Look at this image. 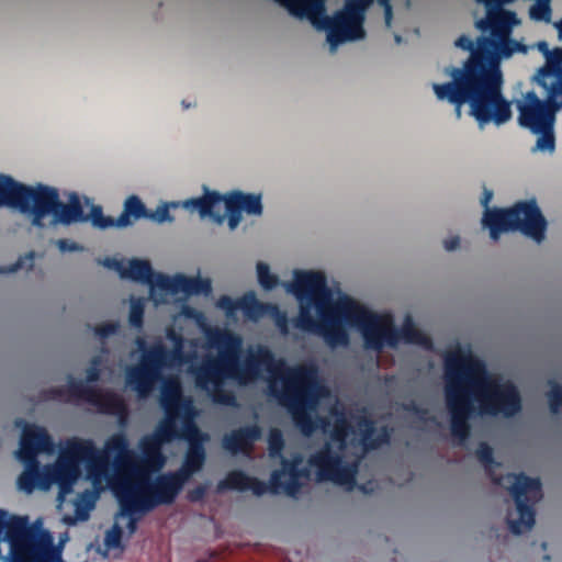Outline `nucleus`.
<instances>
[{
    "label": "nucleus",
    "mask_w": 562,
    "mask_h": 562,
    "mask_svg": "<svg viewBox=\"0 0 562 562\" xmlns=\"http://www.w3.org/2000/svg\"><path fill=\"white\" fill-rule=\"evenodd\" d=\"M445 398L450 416L451 435L462 445L469 439L471 416L475 412L471 397L479 403L477 414L513 417L522 408L517 386L488 372L479 357L458 348L445 357Z\"/></svg>",
    "instance_id": "f257e3e1"
},
{
    "label": "nucleus",
    "mask_w": 562,
    "mask_h": 562,
    "mask_svg": "<svg viewBox=\"0 0 562 562\" xmlns=\"http://www.w3.org/2000/svg\"><path fill=\"white\" fill-rule=\"evenodd\" d=\"M454 45L470 52L469 58L462 67L448 66L445 75L450 81L432 83V90L440 101H447L454 105L456 114L461 116V108L470 105V114L479 125L493 122L502 125L510 120V103L503 95V74L499 61L492 52V42L486 37H480L476 46L473 41L461 35Z\"/></svg>",
    "instance_id": "f03ea898"
},
{
    "label": "nucleus",
    "mask_w": 562,
    "mask_h": 562,
    "mask_svg": "<svg viewBox=\"0 0 562 562\" xmlns=\"http://www.w3.org/2000/svg\"><path fill=\"white\" fill-rule=\"evenodd\" d=\"M210 342L218 349L217 356H205L198 366L191 367L196 387L205 391L215 404L236 406L233 392L224 389L226 381L246 384L257 380L262 371L273 373L277 360L267 347H259L240 362L243 339L228 330H216Z\"/></svg>",
    "instance_id": "7ed1b4c3"
},
{
    "label": "nucleus",
    "mask_w": 562,
    "mask_h": 562,
    "mask_svg": "<svg viewBox=\"0 0 562 562\" xmlns=\"http://www.w3.org/2000/svg\"><path fill=\"white\" fill-rule=\"evenodd\" d=\"M283 386L278 390L270 385L271 394L286 407L294 425L304 436H311L317 428L311 412L315 411L321 397L327 390L318 380V369L315 364H302L289 371L282 379Z\"/></svg>",
    "instance_id": "20e7f679"
},
{
    "label": "nucleus",
    "mask_w": 562,
    "mask_h": 562,
    "mask_svg": "<svg viewBox=\"0 0 562 562\" xmlns=\"http://www.w3.org/2000/svg\"><path fill=\"white\" fill-rule=\"evenodd\" d=\"M338 311L348 324L360 329L364 347L369 350L381 352L384 346L394 348L401 340L405 344L431 346L428 336L418 329L409 317L403 327L397 329L391 321H383L379 315L350 297L340 302Z\"/></svg>",
    "instance_id": "39448f33"
},
{
    "label": "nucleus",
    "mask_w": 562,
    "mask_h": 562,
    "mask_svg": "<svg viewBox=\"0 0 562 562\" xmlns=\"http://www.w3.org/2000/svg\"><path fill=\"white\" fill-rule=\"evenodd\" d=\"M186 483L176 471L155 479L142 473L119 481L112 488L124 513H149L160 505L172 504Z\"/></svg>",
    "instance_id": "423d86ee"
},
{
    "label": "nucleus",
    "mask_w": 562,
    "mask_h": 562,
    "mask_svg": "<svg viewBox=\"0 0 562 562\" xmlns=\"http://www.w3.org/2000/svg\"><path fill=\"white\" fill-rule=\"evenodd\" d=\"M81 464L85 465L88 479L98 483L108 472L109 459L89 439L68 440L54 465L55 482L59 488L58 497L60 499L72 492L75 483L82 473Z\"/></svg>",
    "instance_id": "0eeeda50"
},
{
    "label": "nucleus",
    "mask_w": 562,
    "mask_h": 562,
    "mask_svg": "<svg viewBox=\"0 0 562 562\" xmlns=\"http://www.w3.org/2000/svg\"><path fill=\"white\" fill-rule=\"evenodd\" d=\"M167 337L173 342L172 349L156 344L144 353L139 366L126 370V384L136 391L139 397H146L151 392L155 383L161 379L164 368L181 366L189 361L183 337L173 329L167 333Z\"/></svg>",
    "instance_id": "6e6552de"
},
{
    "label": "nucleus",
    "mask_w": 562,
    "mask_h": 562,
    "mask_svg": "<svg viewBox=\"0 0 562 562\" xmlns=\"http://www.w3.org/2000/svg\"><path fill=\"white\" fill-rule=\"evenodd\" d=\"M4 538L9 542L10 562H64L54 537L46 530L15 519L8 526Z\"/></svg>",
    "instance_id": "1a4fd4ad"
},
{
    "label": "nucleus",
    "mask_w": 562,
    "mask_h": 562,
    "mask_svg": "<svg viewBox=\"0 0 562 562\" xmlns=\"http://www.w3.org/2000/svg\"><path fill=\"white\" fill-rule=\"evenodd\" d=\"M482 224L496 240L502 233L519 231L537 243L544 239L547 221L535 200L524 201L509 209H486Z\"/></svg>",
    "instance_id": "9d476101"
},
{
    "label": "nucleus",
    "mask_w": 562,
    "mask_h": 562,
    "mask_svg": "<svg viewBox=\"0 0 562 562\" xmlns=\"http://www.w3.org/2000/svg\"><path fill=\"white\" fill-rule=\"evenodd\" d=\"M52 215V225H70L74 223H85L86 213L77 193H71L68 203L59 199V192L56 188L37 184V191L30 211L31 224L36 228H45L44 218Z\"/></svg>",
    "instance_id": "9b49d317"
},
{
    "label": "nucleus",
    "mask_w": 562,
    "mask_h": 562,
    "mask_svg": "<svg viewBox=\"0 0 562 562\" xmlns=\"http://www.w3.org/2000/svg\"><path fill=\"white\" fill-rule=\"evenodd\" d=\"M509 483V492L516 503L518 519H512L508 514L506 521L508 529L514 535H521L530 530L535 525V505L542 497L541 481L538 477H529L525 473H508L505 476L493 477L495 484Z\"/></svg>",
    "instance_id": "f8f14e48"
},
{
    "label": "nucleus",
    "mask_w": 562,
    "mask_h": 562,
    "mask_svg": "<svg viewBox=\"0 0 562 562\" xmlns=\"http://www.w3.org/2000/svg\"><path fill=\"white\" fill-rule=\"evenodd\" d=\"M562 93L559 85L552 86L546 101L539 99L535 91H528L522 102H518V122L522 127L529 128L532 133L553 128L555 112L562 106L555 94Z\"/></svg>",
    "instance_id": "ddd939ff"
},
{
    "label": "nucleus",
    "mask_w": 562,
    "mask_h": 562,
    "mask_svg": "<svg viewBox=\"0 0 562 562\" xmlns=\"http://www.w3.org/2000/svg\"><path fill=\"white\" fill-rule=\"evenodd\" d=\"M288 286L300 302L314 303L319 315H324V310L333 306L331 292L325 274L321 271H295L294 281Z\"/></svg>",
    "instance_id": "4468645a"
},
{
    "label": "nucleus",
    "mask_w": 562,
    "mask_h": 562,
    "mask_svg": "<svg viewBox=\"0 0 562 562\" xmlns=\"http://www.w3.org/2000/svg\"><path fill=\"white\" fill-rule=\"evenodd\" d=\"M308 465L316 470L319 482L347 484L355 481L353 471L344 463L340 452L335 450L330 442H325L321 449L310 456Z\"/></svg>",
    "instance_id": "2eb2a0df"
},
{
    "label": "nucleus",
    "mask_w": 562,
    "mask_h": 562,
    "mask_svg": "<svg viewBox=\"0 0 562 562\" xmlns=\"http://www.w3.org/2000/svg\"><path fill=\"white\" fill-rule=\"evenodd\" d=\"M178 439H184L188 442V449L181 468L176 472L188 482L205 463L206 451L204 442L207 440V435L200 430L195 422L189 420L179 428Z\"/></svg>",
    "instance_id": "dca6fc26"
},
{
    "label": "nucleus",
    "mask_w": 562,
    "mask_h": 562,
    "mask_svg": "<svg viewBox=\"0 0 562 562\" xmlns=\"http://www.w3.org/2000/svg\"><path fill=\"white\" fill-rule=\"evenodd\" d=\"M159 404L165 413V417L159 422L160 424L178 427V419L181 420V426L189 420L195 422L196 413L192 402L182 396L180 385L177 382H170L162 386Z\"/></svg>",
    "instance_id": "f3484780"
},
{
    "label": "nucleus",
    "mask_w": 562,
    "mask_h": 562,
    "mask_svg": "<svg viewBox=\"0 0 562 562\" xmlns=\"http://www.w3.org/2000/svg\"><path fill=\"white\" fill-rule=\"evenodd\" d=\"M178 437L179 427H169L158 423L153 434L146 435L139 440V449L146 461L155 470H159L166 461L161 451L162 446L178 439Z\"/></svg>",
    "instance_id": "a211bd4d"
},
{
    "label": "nucleus",
    "mask_w": 562,
    "mask_h": 562,
    "mask_svg": "<svg viewBox=\"0 0 562 562\" xmlns=\"http://www.w3.org/2000/svg\"><path fill=\"white\" fill-rule=\"evenodd\" d=\"M36 191L37 186H25L0 175V206H10L29 216Z\"/></svg>",
    "instance_id": "6ab92c4d"
},
{
    "label": "nucleus",
    "mask_w": 562,
    "mask_h": 562,
    "mask_svg": "<svg viewBox=\"0 0 562 562\" xmlns=\"http://www.w3.org/2000/svg\"><path fill=\"white\" fill-rule=\"evenodd\" d=\"M302 458L294 457L292 460L282 459V470H276L271 473V493H280L282 488L289 496H294L301 484L300 479L308 476V470L301 468Z\"/></svg>",
    "instance_id": "aec40b11"
},
{
    "label": "nucleus",
    "mask_w": 562,
    "mask_h": 562,
    "mask_svg": "<svg viewBox=\"0 0 562 562\" xmlns=\"http://www.w3.org/2000/svg\"><path fill=\"white\" fill-rule=\"evenodd\" d=\"M225 211L229 228L235 229L241 221L243 211L249 215H261V195L241 191L228 193L225 199Z\"/></svg>",
    "instance_id": "412c9836"
},
{
    "label": "nucleus",
    "mask_w": 562,
    "mask_h": 562,
    "mask_svg": "<svg viewBox=\"0 0 562 562\" xmlns=\"http://www.w3.org/2000/svg\"><path fill=\"white\" fill-rule=\"evenodd\" d=\"M156 285L160 290L170 292L181 291L187 295H209L212 292L211 281L200 277L177 276L169 278L165 274L157 273Z\"/></svg>",
    "instance_id": "4be33fe9"
},
{
    "label": "nucleus",
    "mask_w": 562,
    "mask_h": 562,
    "mask_svg": "<svg viewBox=\"0 0 562 562\" xmlns=\"http://www.w3.org/2000/svg\"><path fill=\"white\" fill-rule=\"evenodd\" d=\"M53 449V440L44 427L26 425L21 435L18 457L37 458L40 452H49Z\"/></svg>",
    "instance_id": "5701e85b"
},
{
    "label": "nucleus",
    "mask_w": 562,
    "mask_h": 562,
    "mask_svg": "<svg viewBox=\"0 0 562 562\" xmlns=\"http://www.w3.org/2000/svg\"><path fill=\"white\" fill-rule=\"evenodd\" d=\"M262 436V429L259 425H246L224 435L222 439L223 448L232 454L250 453L254 445Z\"/></svg>",
    "instance_id": "b1692460"
},
{
    "label": "nucleus",
    "mask_w": 562,
    "mask_h": 562,
    "mask_svg": "<svg viewBox=\"0 0 562 562\" xmlns=\"http://www.w3.org/2000/svg\"><path fill=\"white\" fill-rule=\"evenodd\" d=\"M348 296L342 297L339 302L347 299ZM338 303L335 307V312L337 315L342 317L345 321L346 318L341 315V313L338 311ZM321 316V328L318 330V335H322L325 342L330 348L336 347H346L349 345V334L348 331L342 327L340 321L334 315L333 306H330L329 310H324V315Z\"/></svg>",
    "instance_id": "393cba45"
},
{
    "label": "nucleus",
    "mask_w": 562,
    "mask_h": 562,
    "mask_svg": "<svg viewBox=\"0 0 562 562\" xmlns=\"http://www.w3.org/2000/svg\"><path fill=\"white\" fill-rule=\"evenodd\" d=\"M226 195L218 192H206L202 198L191 199L184 202L186 209L198 210L202 217H211L214 222L221 224L227 216L225 211Z\"/></svg>",
    "instance_id": "a878e982"
},
{
    "label": "nucleus",
    "mask_w": 562,
    "mask_h": 562,
    "mask_svg": "<svg viewBox=\"0 0 562 562\" xmlns=\"http://www.w3.org/2000/svg\"><path fill=\"white\" fill-rule=\"evenodd\" d=\"M495 12L488 10V16L486 20H480L477 27L486 31L490 30L491 35L499 40H504L509 36L512 27L517 23L516 13L508 10L496 8Z\"/></svg>",
    "instance_id": "bb28decb"
},
{
    "label": "nucleus",
    "mask_w": 562,
    "mask_h": 562,
    "mask_svg": "<svg viewBox=\"0 0 562 562\" xmlns=\"http://www.w3.org/2000/svg\"><path fill=\"white\" fill-rule=\"evenodd\" d=\"M106 265L115 266L122 278L131 279L140 283L156 285L157 274L154 272L150 263L147 260L136 258L131 259L127 268H124L122 263L116 260H108Z\"/></svg>",
    "instance_id": "cd10ccee"
},
{
    "label": "nucleus",
    "mask_w": 562,
    "mask_h": 562,
    "mask_svg": "<svg viewBox=\"0 0 562 562\" xmlns=\"http://www.w3.org/2000/svg\"><path fill=\"white\" fill-rule=\"evenodd\" d=\"M95 395V389L85 384L82 381L69 380L67 387H50L46 391V397L49 400H59L70 402L71 400H83L90 404V400Z\"/></svg>",
    "instance_id": "c85d7f7f"
},
{
    "label": "nucleus",
    "mask_w": 562,
    "mask_h": 562,
    "mask_svg": "<svg viewBox=\"0 0 562 562\" xmlns=\"http://www.w3.org/2000/svg\"><path fill=\"white\" fill-rule=\"evenodd\" d=\"M90 404L95 406L102 414L116 415L121 420L127 417L125 401L113 391L102 392L95 389V395L90 400Z\"/></svg>",
    "instance_id": "c756f323"
},
{
    "label": "nucleus",
    "mask_w": 562,
    "mask_h": 562,
    "mask_svg": "<svg viewBox=\"0 0 562 562\" xmlns=\"http://www.w3.org/2000/svg\"><path fill=\"white\" fill-rule=\"evenodd\" d=\"M357 426L360 434V440L366 450H373L390 441V431L386 427H382L378 432L374 422L367 417L357 418Z\"/></svg>",
    "instance_id": "7c9ffc66"
},
{
    "label": "nucleus",
    "mask_w": 562,
    "mask_h": 562,
    "mask_svg": "<svg viewBox=\"0 0 562 562\" xmlns=\"http://www.w3.org/2000/svg\"><path fill=\"white\" fill-rule=\"evenodd\" d=\"M147 213L148 210L140 199L136 195H131L124 202L123 212L115 218L116 227H127L135 221L147 218Z\"/></svg>",
    "instance_id": "2f4dec72"
},
{
    "label": "nucleus",
    "mask_w": 562,
    "mask_h": 562,
    "mask_svg": "<svg viewBox=\"0 0 562 562\" xmlns=\"http://www.w3.org/2000/svg\"><path fill=\"white\" fill-rule=\"evenodd\" d=\"M18 458L24 464V471L18 477V486L26 493H32L38 486L40 462L37 458Z\"/></svg>",
    "instance_id": "473e14b6"
},
{
    "label": "nucleus",
    "mask_w": 562,
    "mask_h": 562,
    "mask_svg": "<svg viewBox=\"0 0 562 562\" xmlns=\"http://www.w3.org/2000/svg\"><path fill=\"white\" fill-rule=\"evenodd\" d=\"M330 414L335 416L331 438L335 441L339 442V450H342L346 447L349 434L352 431V426L347 419L344 409H338L334 407L330 409Z\"/></svg>",
    "instance_id": "72a5a7b5"
},
{
    "label": "nucleus",
    "mask_w": 562,
    "mask_h": 562,
    "mask_svg": "<svg viewBox=\"0 0 562 562\" xmlns=\"http://www.w3.org/2000/svg\"><path fill=\"white\" fill-rule=\"evenodd\" d=\"M250 481V476L247 475L241 470H233L227 473L224 480H221L217 483V492L222 493L224 491H248V483Z\"/></svg>",
    "instance_id": "f704fd0d"
},
{
    "label": "nucleus",
    "mask_w": 562,
    "mask_h": 562,
    "mask_svg": "<svg viewBox=\"0 0 562 562\" xmlns=\"http://www.w3.org/2000/svg\"><path fill=\"white\" fill-rule=\"evenodd\" d=\"M300 303H301V307H300L299 316L295 319V327L301 330H304V331L317 334L321 328V321L317 322L312 316L311 306L313 303H310V302H306V304H304V302H300Z\"/></svg>",
    "instance_id": "c9c22d12"
},
{
    "label": "nucleus",
    "mask_w": 562,
    "mask_h": 562,
    "mask_svg": "<svg viewBox=\"0 0 562 562\" xmlns=\"http://www.w3.org/2000/svg\"><path fill=\"white\" fill-rule=\"evenodd\" d=\"M86 217L85 223L90 221L99 229L116 227L115 218L104 215L100 205H92L90 213L86 214Z\"/></svg>",
    "instance_id": "e433bc0d"
},
{
    "label": "nucleus",
    "mask_w": 562,
    "mask_h": 562,
    "mask_svg": "<svg viewBox=\"0 0 562 562\" xmlns=\"http://www.w3.org/2000/svg\"><path fill=\"white\" fill-rule=\"evenodd\" d=\"M258 282L265 290H272L279 284V278L270 272V268L265 262L257 263Z\"/></svg>",
    "instance_id": "4c0bfd02"
},
{
    "label": "nucleus",
    "mask_w": 562,
    "mask_h": 562,
    "mask_svg": "<svg viewBox=\"0 0 562 562\" xmlns=\"http://www.w3.org/2000/svg\"><path fill=\"white\" fill-rule=\"evenodd\" d=\"M145 304L142 299H133L130 305L128 322L136 329H140L144 325Z\"/></svg>",
    "instance_id": "58836bf2"
},
{
    "label": "nucleus",
    "mask_w": 562,
    "mask_h": 562,
    "mask_svg": "<svg viewBox=\"0 0 562 562\" xmlns=\"http://www.w3.org/2000/svg\"><path fill=\"white\" fill-rule=\"evenodd\" d=\"M128 442L123 434L113 435L105 443V448L110 453L121 457L127 452Z\"/></svg>",
    "instance_id": "ea45409f"
},
{
    "label": "nucleus",
    "mask_w": 562,
    "mask_h": 562,
    "mask_svg": "<svg viewBox=\"0 0 562 562\" xmlns=\"http://www.w3.org/2000/svg\"><path fill=\"white\" fill-rule=\"evenodd\" d=\"M247 297L241 301H236L228 295H222L218 297L216 305L217 307L224 310L227 315H231L238 308L247 310Z\"/></svg>",
    "instance_id": "a19ab883"
},
{
    "label": "nucleus",
    "mask_w": 562,
    "mask_h": 562,
    "mask_svg": "<svg viewBox=\"0 0 562 562\" xmlns=\"http://www.w3.org/2000/svg\"><path fill=\"white\" fill-rule=\"evenodd\" d=\"M269 453L271 457L280 456L283 447L284 439L279 429H271L268 437Z\"/></svg>",
    "instance_id": "79ce46f5"
},
{
    "label": "nucleus",
    "mask_w": 562,
    "mask_h": 562,
    "mask_svg": "<svg viewBox=\"0 0 562 562\" xmlns=\"http://www.w3.org/2000/svg\"><path fill=\"white\" fill-rule=\"evenodd\" d=\"M552 387L548 393L549 407L552 413H558L562 406V386L555 382H551Z\"/></svg>",
    "instance_id": "37998d69"
},
{
    "label": "nucleus",
    "mask_w": 562,
    "mask_h": 562,
    "mask_svg": "<svg viewBox=\"0 0 562 562\" xmlns=\"http://www.w3.org/2000/svg\"><path fill=\"white\" fill-rule=\"evenodd\" d=\"M35 254L33 251L27 252L24 256H21L15 263L10 266L8 269H1L0 272H15L20 269L26 268L31 270L34 266Z\"/></svg>",
    "instance_id": "c03bdc74"
},
{
    "label": "nucleus",
    "mask_w": 562,
    "mask_h": 562,
    "mask_svg": "<svg viewBox=\"0 0 562 562\" xmlns=\"http://www.w3.org/2000/svg\"><path fill=\"white\" fill-rule=\"evenodd\" d=\"M147 220H150L156 223L172 222L173 217L170 215L169 204H162L158 206L155 211L148 210Z\"/></svg>",
    "instance_id": "a18cd8bd"
},
{
    "label": "nucleus",
    "mask_w": 562,
    "mask_h": 562,
    "mask_svg": "<svg viewBox=\"0 0 562 562\" xmlns=\"http://www.w3.org/2000/svg\"><path fill=\"white\" fill-rule=\"evenodd\" d=\"M475 453H476L479 461L485 467H490L495 462L494 456H493V449L486 442H481L479 445V447L476 448Z\"/></svg>",
    "instance_id": "49530a36"
},
{
    "label": "nucleus",
    "mask_w": 562,
    "mask_h": 562,
    "mask_svg": "<svg viewBox=\"0 0 562 562\" xmlns=\"http://www.w3.org/2000/svg\"><path fill=\"white\" fill-rule=\"evenodd\" d=\"M553 128L546 130V131H539L538 134H541V136L537 140V148L541 150H553L555 146V139L553 135Z\"/></svg>",
    "instance_id": "de8ad7c7"
},
{
    "label": "nucleus",
    "mask_w": 562,
    "mask_h": 562,
    "mask_svg": "<svg viewBox=\"0 0 562 562\" xmlns=\"http://www.w3.org/2000/svg\"><path fill=\"white\" fill-rule=\"evenodd\" d=\"M551 15V9L548 2L546 3H537L530 9V16L533 20H549Z\"/></svg>",
    "instance_id": "09e8293b"
},
{
    "label": "nucleus",
    "mask_w": 562,
    "mask_h": 562,
    "mask_svg": "<svg viewBox=\"0 0 562 562\" xmlns=\"http://www.w3.org/2000/svg\"><path fill=\"white\" fill-rule=\"evenodd\" d=\"M119 323L109 322L94 327V334L101 339L108 338L119 330Z\"/></svg>",
    "instance_id": "8fccbe9b"
},
{
    "label": "nucleus",
    "mask_w": 562,
    "mask_h": 562,
    "mask_svg": "<svg viewBox=\"0 0 562 562\" xmlns=\"http://www.w3.org/2000/svg\"><path fill=\"white\" fill-rule=\"evenodd\" d=\"M122 529L120 526L114 525L111 530L105 535L104 542L109 548H119L121 546Z\"/></svg>",
    "instance_id": "3c124183"
},
{
    "label": "nucleus",
    "mask_w": 562,
    "mask_h": 562,
    "mask_svg": "<svg viewBox=\"0 0 562 562\" xmlns=\"http://www.w3.org/2000/svg\"><path fill=\"white\" fill-rule=\"evenodd\" d=\"M55 476L54 465L40 469L38 487L48 488L52 484H56Z\"/></svg>",
    "instance_id": "603ef678"
},
{
    "label": "nucleus",
    "mask_w": 562,
    "mask_h": 562,
    "mask_svg": "<svg viewBox=\"0 0 562 562\" xmlns=\"http://www.w3.org/2000/svg\"><path fill=\"white\" fill-rule=\"evenodd\" d=\"M101 364V358L99 356H95L91 360V366L86 371V379L87 382L93 383L99 381L101 375V370L99 366Z\"/></svg>",
    "instance_id": "864d4df0"
},
{
    "label": "nucleus",
    "mask_w": 562,
    "mask_h": 562,
    "mask_svg": "<svg viewBox=\"0 0 562 562\" xmlns=\"http://www.w3.org/2000/svg\"><path fill=\"white\" fill-rule=\"evenodd\" d=\"M248 490H250L256 496H261L266 494L268 491L271 493V482L269 485L263 481H260L257 477L250 476V481L248 483Z\"/></svg>",
    "instance_id": "5fc2aeb1"
},
{
    "label": "nucleus",
    "mask_w": 562,
    "mask_h": 562,
    "mask_svg": "<svg viewBox=\"0 0 562 562\" xmlns=\"http://www.w3.org/2000/svg\"><path fill=\"white\" fill-rule=\"evenodd\" d=\"M206 492H207V486L205 484H200L188 492L187 498L191 503H198V502H201L205 497Z\"/></svg>",
    "instance_id": "6e6d98bb"
},
{
    "label": "nucleus",
    "mask_w": 562,
    "mask_h": 562,
    "mask_svg": "<svg viewBox=\"0 0 562 562\" xmlns=\"http://www.w3.org/2000/svg\"><path fill=\"white\" fill-rule=\"evenodd\" d=\"M144 514L145 513H143V512H134L132 514H126L123 512V508L120 505V515L124 516V517H128V522H127L126 527L131 535L135 533L137 530V524H138V519H139V517H137V515H144Z\"/></svg>",
    "instance_id": "4d7b16f0"
},
{
    "label": "nucleus",
    "mask_w": 562,
    "mask_h": 562,
    "mask_svg": "<svg viewBox=\"0 0 562 562\" xmlns=\"http://www.w3.org/2000/svg\"><path fill=\"white\" fill-rule=\"evenodd\" d=\"M548 63L550 66L561 69L562 68V48H554L548 55Z\"/></svg>",
    "instance_id": "13d9d810"
},
{
    "label": "nucleus",
    "mask_w": 562,
    "mask_h": 562,
    "mask_svg": "<svg viewBox=\"0 0 562 562\" xmlns=\"http://www.w3.org/2000/svg\"><path fill=\"white\" fill-rule=\"evenodd\" d=\"M57 246L59 248L60 251H77L79 250L81 247L75 243V241H70L68 239H59L57 241Z\"/></svg>",
    "instance_id": "bf43d9fd"
},
{
    "label": "nucleus",
    "mask_w": 562,
    "mask_h": 562,
    "mask_svg": "<svg viewBox=\"0 0 562 562\" xmlns=\"http://www.w3.org/2000/svg\"><path fill=\"white\" fill-rule=\"evenodd\" d=\"M378 3L383 7L384 9V16H385V23L387 26L391 25L392 16H393V10L391 0H378Z\"/></svg>",
    "instance_id": "052dcab7"
},
{
    "label": "nucleus",
    "mask_w": 562,
    "mask_h": 562,
    "mask_svg": "<svg viewBox=\"0 0 562 562\" xmlns=\"http://www.w3.org/2000/svg\"><path fill=\"white\" fill-rule=\"evenodd\" d=\"M460 245V238L458 236H453L451 238L445 239L443 247L448 251L456 250Z\"/></svg>",
    "instance_id": "680f3d73"
},
{
    "label": "nucleus",
    "mask_w": 562,
    "mask_h": 562,
    "mask_svg": "<svg viewBox=\"0 0 562 562\" xmlns=\"http://www.w3.org/2000/svg\"><path fill=\"white\" fill-rule=\"evenodd\" d=\"M492 198H493V192L487 190V189H485L484 192H483V196L481 199V203L485 207V210L490 209L488 204H490Z\"/></svg>",
    "instance_id": "e2e57ef3"
},
{
    "label": "nucleus",
    "mask_w": 562,
    "mask_h": 562,
    "mask_svg": "<svg viewBox=\"0 0 562 562\" xmlns=\"http://www.w3.org/2000/svg\"><path fill=\"white\" fill-rule=\"evenodd\" d=\"M374 0H348L349 3H357L360 7L363 8V13L366 12L367 8L373 2Z\"/></svg>",
    "instance_id": "0e129e2a"
},
{
    "label": "nucleus",
    "mask_w": 562,
    "mask_h": 562,
    "mask_svg": "<svg viewBox=\"0 0 562 562\" xmlns=\"http://www.w3.org/2000/svg\"><path fill=\"white\" fill-rule=\"evenodd\" d=\"M285 323H286V319H285V316L282 315L279 319H278V325L285 331L286 330V327H285Z\"/></svg>",
    "instance_id": "69168bd1"
},
{
    "label": "nucleus",
    "mask_w": 562,
    "mask_h": 562,
    "mask_svg": "<svg viewBox=\"0 0 562 562\" xmlns=\"http://www.w3.org/2000/svg\"><path fill=\"white\" fill-rule=\"evenodd\" d=\"M557 27L559 30V36L562 38V21L557 24Z\"/></svg>",
    "instance_id": "338daca9"
},
{
    "label": "nucleus",
    "mask_w": 562,
    "mask_h": 562,
    "mask_svg": "<svg viewBox=\"0 0 562 562\" xmlns=\"http://www.w3.org/2000/svg\"><path fill=\"white\" fill-rule=\"evenodd\" d=\"M539 47H540V49H546V53H548V45H547V43H544V42H543V43H541V44L539 45Z\"/></svg>",
    "instance_id": "774afa93"
}]
</instances>
